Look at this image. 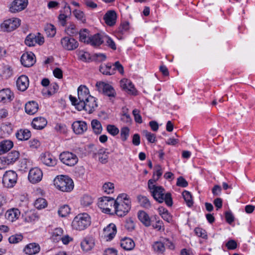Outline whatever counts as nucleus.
Instances as JSON below:
<instances>
[{
	"label": "nucleus",
	"instance_id": "obj_63",
	"mask_svg": "<svg viewBox=\"0 0 255 255\" xmlns=\"http://www.w3.org/2000/svg\"><path fill=\"white\" fill-rule=\"evenodd\" d=\"M176 185L178 186L186 187L188 186V182L183 177L180 176L177 178Z\"/></svg>",
	"mask_w": 255,
	"mask_h": 255
},
{
	"label": "nucleus",
	"instance_id": "obj_30",
	"mask_svg": "<svg viewBox=\"0 0 255 255\" xmlns=\"http://www.w3.org/2000/svg\"><path fill=\"white\" fill-rule=\"evenodd\" d=\"M139 221L146 227L151 225V219L149 215L144 211H139L137 213Z\"/></svg>",
	"mask_w": 255,
	"mask_h": 255
},
{
	"label": "nucleus",
	"instance_id": "obj_23",
	"mask_svg": "<svg viewBox=\"0 0 255 255\" xmlns=\"http://www.w3.org/2000/svg\"><path fill=\"white\" fill-rule=\"evenodd\" d=\"M40 160L47 166H53L56 164V160L49 153L42 154Z\"/></svg>",
	"mask_w": 255,
	"mask_h": 255
},
{
	"label": "nucleus",
	"instance_id": "obj_22",
	"mask_svg": "<svg viewBox=\"0 0 255 255\" xmlns=\"http://www.w3.org/2000/svg\"><path fill=\"white\" fill-rule=\"evenodd\" d=\"M47 124V121L45 118L39 117L33 119L31 126L35 129L41 130L46 127Z\"/></svg>",
	"mask_w": 255,
	"mask_h": 255
},
{
	"label": "nucleus",
	"instance_id": "obj_31",
	"mask_svg": "<svg viewBox=\"0 0 255 255\" xmlns=\"http://www.w3.org/2000/svg\"><path fill=\"white\" fill-rule=\"evenodd\" d=\"M138 204L141 207L145 209H149L151 207V203L149 199L145 196L139 195L137 196Z\"/></svg>",
	"mask_w": 255,
	"mask_h": 255
},
{
	"label": "nucleus",
	"instance_id": "obj_42",
	"mask_svg": "<svg viewBox=\"0 0 255 255\" xmlns=\"http://www.w3.org/2000/svg\"><path fill=\"white\" fill-rule=\"evenodd\" d=\"M45 31L47 36L50 37H53L56 32L54 26L51 24H48L46 26Z\"/></svg>",
	"mask_w": 255,
	"mask_h": 255
},
{
	"label": "nucleus",
	"instance_id": "obj_8",
	"mask_svg": "<svg viewBox=\"0 0 255 255\" xmlns=\"http://www.w3.org/2000/svg\"><path fill=\"white\" fill-rule=\"evenodd\" d=\"M59 159L63 164L69 166L75 165L78 161L77 156L69 151H63L61 153Z\"/></svg>",
	"mask_w": 255,
	"mask_h": 255
},
{
	"label": "nucleus",
	"instance_id": "obj_19",
	"mask_svg": "<svg viewBox=\"0 0 255 255\" xmlns=\"http://www.w3.org/2000/svg\"><path fill=\"white\" fill-rule=\"evenodd\" d=\"M8 165H13L20 157V153L17 150H12L4 156Z\"/></svg>",
	"mask_w": 255,
	"mask_h": 255
},
{
	"label": "nucleus",
	"instance_id": "obj_64",
	"mask_svg": "<svg viewBox=\"0 0 255 255\" xmlns=\"http://www.w3.org/2000/svg\"><path fill=\"white\" fill-rule=\"evenodd\" d=\"M75 17L79 20L82 21H84L86 19L84 17V13L79 10H75L73 11Z\"/></svg>",
	"mask_w": 255,
	"mask_h": 255
},
{
	"label": "nucleus",
	"instance_id": "obj_40",
	"mask_svg": "<svg viewBox=\"0 0 255 255\" xmlns=\"http://www.w3.org/2000/svg\"><path fill=\"white\" fill-rule=\"evenodd\" d=\"M182 196L188 207H191L193 205V201L191 193L187 191H184L182 193Z\"/></svg>",
	"mask_w": 255,
	"mask_h": 255
},
{
	"label": "nucleus",
	"instance_id": "obj_62",
	"mask_svg": "<svg viewBox=\"0 0 255 255\" xmlns=\"http://www.w3.org/2000/svg\"><path fill=\"white\" fill-rule=\"evenodd\" d=\"M139 111L137 109H134L132 111V114L134 116V120L136 123L141 124L142 122V118L139 114Z\"/></svg>",
	"mask_w": 255,
	"mask_h": 255
},
{
	"label": "nucleus",
	"instance_id": "obj_20",
	"mask_svg": "<svg viewBox=\"0 0 255 255\" xmlns=\"http://www.w3.org/2000/svg\"><path fill=\"white\" fill-rule=\"evenodd\" d=\"M13 98V94L9 89H3L0 90V102L3 103L10 102Z\"/></svg>",
	"mask_w": 255,
	"mask_h": 255
},
{
	"label": "nucleus",
	"instance_id": "obj_36",
	"mask_svg": "<svg viewBox=\"0 0 255 255\" xmlns=\"http://www.w3.org/2000/svg\"><path fill=\"white\" fill-rule=\"evenodd\" d=\"M79 33L80 41L85 43L88 44L91 37L89 31L87 29L85 28L80 30Z\"/></svg>",
	"mask_w": 255,
	"mask_h": 255
},
{
	"label": "nucleus",
	"instance_id": "obj_37",
	"mask_svg": "<svg viewBox=\"0 0 255 255\" xmlns=\"http://www.w3.org/2000/svg\"><path fill=\"white\" fill-rule=\"evenodd\" d=\"M39 217L37 213L30 211L25 214V221L28 223H34L38 220Z\"/></svg>",
	"mask_w": 255,
	"mask_h": 255
},
{
	"label": "nucleus",
	"instance_id": "obj_10",
	"mask_svg": "<svg viewBox=\"0 0 255 255\" xmlns=\"http://www.w3.org/2000/svg\"><path fill=\"white\" fill-rule=\"evenodd\" d=\"M17 175L15 171L9 170L6 171L3 175L2 182L7 188H11L16 184Z\"/></svg>",
	"mask_w": 255,
	"mask_h": 255
},
{
	"label": "nucleus",
	"instance_id": "obj_21",
	"mask_svg": "<svg viewBox=\"0 0 255 255\" xmlns=\"http://www.w3.org/2000/svg\"><path fill=\"white\" fill-rule=\"evenodd\" d=\"M20 215V212L18 209L12 208L6 212L5 217L7 220L13 222L19 218Z\"/></svg>",
	"mask_w": 255,
	"mask_h": 255
},
{
	"label": "nucleus",
	"instance_id": "obj_39",
	"mask_svg": "<svg viewBox=\"0 0 255 255\" xmlns=\"http://www.w3.org/2000/svg\"><path fill=\"white\" fill-rule=\"evenodd\" d=\"M47 206L46 200L42 198H39L34 202V206L36 208L40 210L45 208Z\"/></svg>",
	"mask_w": 255,
	"mask_h": 255
},
{
	"label": "nucleus",
	"instance_id": "obj_2",
	"mask_svg": "<svg viewBox=\"0 0 255 255\" xmlns=\"http://www.w3.org/2000/svg\"><path fill=\"white\" fill-rule=\"evenodd\" d=\"M131 202L128 198L126 194L119 195L116 200L114 206V211L119 217L125 216L130 210Z\"/></svg>",
	"mask_w": 255,
	"mask_h": 255
},
{
	"label": "nucleus",
	"instance_id": "obj_44",
	"mask_svg": "<svg viewBox=\"0 0 255 255\" xmlns=\"http://www.w3.org/2000/svg\"><path fill=\"white\" fill-rule=\"evenodd\" d=\"M103 190L107 194L113 193L114 191V184L112 182H106L103 186Z\"/></svg>",
	"mask_w": 255,
	"mask_h": 255
},
{
	"label": "nucleus",
	"instance_id": "obj_28",
	"mask_svg": "<svg viewBox=\"0 0 255 255\" xmlns=\"http://www.w3.org/2000/svg\"><path fill=\"white\" fill-rule=\"evenodd\" d=\"M38 105L35 101H29L26 103L25 105V112L30 115H33L35 114L38 110Z\"/></svg>",
	"mask_w": 255,
	"mask_h": 255
},
{
	"label": "nucleus",
	"instance_id": "obj_58",
	"mask_svg": "<svg viewBox=\"0 0 255 255\" xmlns=\"http://www.w3.org/2000/svg\"><path fill=\"white\" fill-rule=\"evenodd\" d=\"M143 133L149 142L153 143L155 141L156 137L154 134L152 133L147 130H143Z\"/></svg>",
	"mask_w": 255,
	"mask_h": 255
},
{
	"label": "nucleus",
	"instance_id": "obj_32",
	"mask_svg": "<svg viewBox=\"0 0 255 255\" xmlns=\"http://www.w3.org/2000/svg\"><path fill=\"white\" fill-rule=\"evenodd\" d=\"M13 146L12 141L3 140L0 142V154H3L9 150Z\"/></svg>",
	"mask_w": 255,
	"mask_h": 255
},
{
	"label": "nucleus",
	"instance_id": "obj_34",
	"mask_svg": "<svg viewBox=\"0 0 255 255\" xmlns=\"http://www.w3.org/2000/svg\"><path fill=\"white\" fill-rule=\"evenodd\" d=\"M120 84L121 87L123 89L129 91L132 94L134 93L135 89L130 81L127 79H124L121 80Z\"/></svg>",
	"mask_w": 255,
	"mask_h": 255
},
{
	"label": "nucleus",
	"instance_id": "obj_13",
	"mask_svg": "<svg viewBox=\"0 0 255 255\" xmlns=\"http://www.w3.org/2000/svg\"><path fill=\"white\" fill-rule=\"evenodd\" d=\"M43 173L40 169L35 167L31 169L28 174V180L33 183H36L40 181L42 178Z\"/></svg>",
	"mask_w": 255,
	"mask_h": 255
},
{
	"label": "nucleus",
	"instance_id": "obj_26",
	"mask_svg": "<svg viewBox=\"0 0 255 255\" xmlns=\"http://www.w3.org/2000/svg\"><path fill=\"white\" fill-rule=\"evenodd\" d=\"M40 249V246L38 244L30 243L25 246L23 249V252L26 255H33L39 253Z\"/></svg>",
	"mask_w": 255,
	"mask_h": 255
},
{
	"label": "nucleus",
	"instance_id": "obj_57",
	"mask_svg": "<svg viewBox=\"0 0 255 255\" xmlns=\"http://www.w3.org/2000/svg\"><path fill=\"white\" fill-rule=\"evenodd\" d=\"M195 234L199 237L203 239L207 238V235L206 231L200 228H196L194 230Z\"/></svg>",
	"mask_w": 255,
	"mask_h": 255
},
{
	"label": "nucleus",
	"instance_id": "obj_18",
	"mask_svg": "<svg viewBox=\"0 0 255 255\" xmlns=\"http://www.w3.org/2000/svg\"><path fill=\"white\" fill-rule=\"evenodd\" d=\"M72 128L76 134H81L87 130L88 127L85 122L77 121L72 124Z\"/></svg>",
	"mask_w": 255,
	"mask_h": 255
},
{
	"label": "nucleus",
	"instance_id": "obj_55",
	"mask_svg": "<svg viewBox=\"0 0 255 255\" xmlns=\"http://www.w3.org/2000/svg\"><path fill=\"white\" fill-rule=\"evenodd\" d=\"M129 28V23L128 21H125L122 22L119 27V32L121 33H124L127 31Z\"/></svg>",
	"mask_w": 255,
	"mask_h": 255
},
{
	"label": "nucleus",
	"instance_id": "obj_48",
	"mask_svg": "<svg viewBox=\"0 0 255 255\" xmlns=\"http://www.w3.org/2000/svg\"><path fill=\"white\" fill-rule=\"evenodd\" d=\"M129 134V129L127 127H123L121 129V137L123 141H125L128 138Z\"/></svg>",
	"mask_w": 255,
	"mask_h": 255
},
{
	"label": "nucleus",
	"instance_id": "obj_38",
	"mask_svg": "<svg viewBox=\"0 0 255 255\" xmlns=\"http://www.w3.org/2000/svg\"><path fill=\"white\" fill-rule=\"evenodd\" d=\"M91 126L94 132L100 134L102 131V127L101 123L97 120H93L91 122Z\"/></svg>",
	"mask_w": 255,
	"mask_h": 255
},
{
	"label": "nucleus",
	"instance_id": "obj_46",
	"mask_svg": "<svg viewBox=\"0 0 255 255\" xmlns=\"http://www.w3.org/2000/svg\"><path fill=\"white\" fill-rule=\"evenodd\" d=\"M23 236L21 234H15L11 236L8 238V241L10 244H16L21 241Z\"/></svg>",
	"mask_w": 255,
	"mask_h": 255
},
{
	"label": "nucleus",
	"instance_id": "obj_6",
	"mask_svg": "<svg viewBox=\"0 0 255 255\" xmlns=\"http://www.w3.org/2000/svg\"><path fill=\"white\" fill-rule=\"evenodd\" d=\"M75 107L78 111L85 110L88 114H92L98 108V103L96 98L92 96L81 104H75Z\"/></svg>",
	"mask_w": 255,
	"mask_h": 255
},
{
	"label": "nucleus",
	"instance_id": "obj_41",
	"mask_svg": "<svg viewBox=\"0 0 255 255\" xmlns=\"http://www.w3.org/2000/svg\"><path fill=\"white\" fill-rule=\"evenodd\" d=\"M70 213V208L67 205L61 206L58 210V214L62 217H66Z\"/></svg>",
	"mask_w": 255,
	"mask_h": 255
},
{
	"label": "nucleus",
	"instance_id": "obj_4",
	"mask_svg": "<svg viewBox=\"0 0 255 255\" xmlns=\"http://www.w3.org/2000/svg\"><path fill=\"white\" fill-rule=\"evenodd\" d=\"M54 185L57 189L63 192H70L74 188L73 180L66 175L57 176L54 180Z\"/></svg>",
	"mask_w": 255,
	"mask_h": 255
},
{
	"label": "nucleus",
	"instance_id": "obj_9",
	"mask_svg": "<svg viewBox=\"0 0 255 255\" xmlns=\"http://www.w3.org/2000/svg\"><path fill=\"white\" fill-rule=\"evenodd\" d=\"M96 86L99 92H102L105 95L108 96L110 99L115 98L116 92L114 88L109 84L104 82H97Z\"/></svg>",
	"mask_w": 255,
	"mask_h": 255
},
{
	"label": "nucleus",
	"instance_id": "obj_45",
	"mask_svg": "<svg viewBox=\"0 0 255 255\" xmlns=\"http://www.w3.org/2000/svg\"><path fill=\"white\" fill-rule=\"evenodd\" d=\"M25 43L28 46H33L36 43L35 40V35L34 34H29L25 40Z\"/></svg>",
	"mask_w": 255,
	"mask_h": 255
},
{
	"label": "nucleus",
	"instance_id": "obj_51",
	"mask_svg": "<svg viewBox=\"0 0 255 255\" xmlns=\"http://www.w3.org/2000/svg\"><path fill=\"white\" fill-rule=\"evenodd\" d=\"M106 41L107 45L114 50H116L117 47L114 40L108 36H104V41Z\"/></svg>",
	"mask_w": 255,
	"mask_h": 255
},
{
	"label": "nucleus",
	"instance_id": "obj_50",
	"mask_svg": "<svg viewBox=\"0 0 255 255\" xmlns=\"http://www.w3.org/2000/svg\"><path fill=\"white\" fill-rule=\"evenodd\" d=\"M108 132L113 136L117 135L119 132V128L113 125H108L107 126Z\"/></svg>",
	"mask_w": 255,
	"mask_h": 255
},
{
	"label": "nucleus",
	"instance_id": "obj_11",
	"mask_svg": "<svg viewBox=\"0 0 255 255\" xmlns=\"http://www.w3.org/2000/svg\"><path fill=\"white\" fill-rule=\"evenodd\" d=\"M20 24V20L18 18L6 19L1 24V28L4 31L10 32L17 28Z\"/></svg>",
	"mask_w": 255,
	"mask_h": 255
},
{
	"label": "nucleus",
	"instance_id": "obj_15",
	"mask_svg": "<svg viewBox=\"0 0 255 255\" xmlns=\"http://www.w3.org/2000/svg\"><path fill=\"white\" fill-rule=\"evenodd\" d=\"M28 4V0H14L11 4L9 10L15 13L25 9Z\"/></svg>",
	"mask_w": 255,
	"mask_h": 255
},
{
	"label": "nucleus",
	"instance_id": "obj_33",
	"mask_svg": "<svg viewBox=\"0 0 255 255\" xmlns=\"http://www.w3.org/2000/svg\"><path fill=\"white\" fill-rule=\"evenodd\" d=\"M15 135L19 140H26L30 137L31 132L27 129H21L17 131Z\"/></svg>",
	"mask_w": 255,
	"mask_h": 255
},
{
	"label": "nucleus",
	"instance_id": "obj_14",
	"mask_svg": "<svg viewBox=\"0 0 255 255\" xmlns=\"http://www.w3.org/2000/svg\"><path fill=\"white\" fill-rule=\"evenodd\" d=\"M21 63L24 66L29 67L34 65L36 60L34 54L32 52L25 53L21 57Z\"/></svg>",
	"mask_w": 255,
	"mask_h": 255
},
{
	"label": "nucleus",
	"instance_id": "obj_16",
	"mask_svg": "<svg viewBox=\"0 0 255 255\" xmlns=\"http://www.w3.org/2000/svg\"><path fill=\"white\" fill-rule=\"evenodd\" d=\"M103 19L106 24L109 26H113L116 23L117 14L114 10H110L105 14Z\"/></svg>",
	"mask_w": 255,
	"mask_h": 255
},
{
	"label": "nucleus",
	"instance_id": "obj_12",
	"mask_svg": "<svg viewBox=\"0 0 255 255\" xmlns=\"http://www.w3.org/2000/svg\"><path fill=\"white\" fill-rule=\"evenodd\" d=\"M61 44L63 48L67 50H73L79 46L78 42L74 38L66 36L61 39Z\"/></svg>",
	"mask_w": 255,
	"mask_h": 255
},
{
	"label": "nucleus",
	"instance_id": "obj_35",
	"mask_svg": "<svg viewBox=\"0 0 255 255\" xmlns=\"http://www.w3.org/2000/svg\"><path fill=\"white\" fill-rule=\"evenodd\" d=\"M100 71L104 75H112L115 74V70L110 63L101 65L100 67Z\"/></svg>",
	"mask_w": 255,
	"mask_h": 255
},
{
	"label": "nucleus",
	"instance_id": "obj_54",
	"mask_svg": "<svg viewBox=\"0 0 255 255\" xmlns=\"http://www.w3.org/2000/svg\"><path fill=\"white\" fill-rule=\"evenodd\" d=\"M66 31L68 34L74 35L78 33V29L76 28L74 24L71 23L66 29Z\"/></svg>",
	"mask_w": 255,
	"mask_h": 255
},
{
	"label": "nucleus",
	"instance_id": "obj_3",
	"mask_svg": "<svg viewBox=\"0 0 255 255\" xmlns=\"http://www.w3.org/2000/svg\"><path fill=\"white\" fill-rule=\"evenodd\" d=\"M91 224V218L87 213H80L76 216L72 221L71 226L73 229L83 231Z\"/></svg>",
	"mask_w": 255,
	"mask_h": 255
},
{
	"label": "nucleus",
	"instance_id": "obj_24",
	"mask_svg": "<svg viewBox=\"0 0 255 255\" xmlns=\"http://www.w3.org/2000/svg\"><path fill=\"white\" fill-rule=\"evenodd\" d=\"M16 85L18 90L21 91H25L29 85L28 77L25 75H21L16 81Z\"/></svg>",
	"mask_w": 255,
	"mask_h": 255
},
{
	"label": "nucleus",
	"instance_id": "obj_29",
	"mask_svg": "<svg viewBox=\"0 0 255 255\" xmlns=\"http://www.w3.org/2000/svg\"><path fill=\"white\" fill-rule=\"evenodd\" d=\"M120 245L123 249L127 251L132 250L135 247L134 241L129 238H125L121 240Z\"/></svg>",
	"mask_w": 255,
	"mask_h": 255
},
{
	"label": "nucleus",
	"instance_id": "obj_5",
	"mask_svg": "<svg viewBox=\"0 0 255 255\" xmlns=\"http://www.w3.org/2000/svg\"><path fill=\"white\" fill-rule=\"evenodd\" d=\"M91 97L92 96L90 94L88 88L86 86L81 85L78 88V99L71 95L69 96V99L72 104L75 106V104H81Z\"/></svg>",
	"mask_w": 255,
	"mask_h": 255
},
{
	"label": "nucleus",
	"instance_id": "obj_25",
	"mask_svg": "<svg viewBox=\"0 0 255 255\" xmlns=\"http://www.w3.org/2000/svg\"><path fill=\"white\" fill-rule=\"evenodd\" d=\"M95 246V242L92 238H85L81 243V249L84 252L91 251Z\"/></svg>",
	"mask_w": 255,
	"mask_h": 255
},
{
	"label": "nucleus",
	"instance_id": "obj_53",
	"mask_svg": "<svg viewBox=\"0 0 255 255\" xmlns=\"http://www.w3.org/2000/svg\"><path fill=\"white\" fill-rule=\"evenodd\" d=\"M162 174V169L160 165H157L155 166V171L153 173V178L152 180H155V182L159 179Z\"/></svg>",
	"mask_w": 255,
	"mask_h": 255
},
{
	"label": "nucleus",
	"instance_id": "obj_17",
	"mask_svg": "<svg viewBox=\"0 0 255 255\" xmlns=\"http://www.w3.org/2000/svg\"><path fill=\"white\" fill-rule=\"evenodd\" d=\"M117 233L116 226L113 223L110 224L103 230V234L107 241L112 240Z\"/></svg>",
	"mask_w": 255,
	"mask_h": 255
},
{
	"label": "nucleus",
	"instance_id": "obj_56",
	"mask_svg": "<svg viewBox=\"0 0 255 255\" xmlns=\"http://www.w3.org/2000/svg\"><path fill=\"white\" fill-rule=\"evenodd\" d=\"M81 204L84 206H88L93 203V199L90 196L84 195L81 200Z\"/></svg>",
	"mask_w": 255,
	"mask_h": 255
},
{
	"label": "nucleus",
	"instance_id": "obj_1",
	"mask_svg": "<svg viewBox=\"0 0 255 255\" xmlns=\"http://www.w3.org/2000/svg\"><path fill=\"white\" fill-rule=\"evenodd\" d=\"M148 188L153 199L158 202L162 203L165 202L167 206L171 207L173 201L171 194L170 192L165 193L164 188L155 184V180L149 179L148 181Z\"/></svg>",
	"mask_w": 255,
	"mask_h": 255
},
{
	"label": "nucleus",
	"instance_id": "obj_59",
	"mask_svg": "<svg viewBox=\"0 0 255 255\" xmlns=\"http://www.w3.org/2000/svg\"><path fill=\"white\" fill-rule=\"evenodd\" d=\"M12 74V70L9 66H5L2 71V77L5 79L9 78Z\"/></svg>",
	"mask_w": 255,
	"mask_h": 255
},
{
	"label": "nucleus",
	"instance_id": "obj_60",
	"mask_svg": "<svg viewBox=\"0 0 255 255\" xmlns=\"http://www.w3.org/2000/svg\"><path fill=\"white\" fill-rule=\"evenodd\" d=\"M99 160L102 163H106L108 162V155L105 153L102 152L101 150L98 153Z\"/></svg>",
	"mask_w": 255,
	"mask_h": 255
},
{
	"label": "nucleus",
	"instance_id": "obj_47",
	"mask_svg": "<svg viewBox=\"0 0 255 255\" xmlns=\"http://www.w3.org/2000/svg\"><path fill=\"white\" fill-rule=\"evenodd\" d=\"M58 89V85L56 84H51L50 86V88L48 90H46V92H44V90L43 91V94H47L48 96H51L55 94Z\"/></svg>",
	"mask_w": 255,
	"mask_h": 255
},
{
	"label": "nucleus",
	"instance_id": "obj_49",
	"mask_svg": "<svg viewBox=\"0 0 255 255\" xmlns=\"http://www.w3.org/2000/svg\"><path fill=\"white\" fill-rule=\"evenodd\" d=\"M125 228L128 231H132L135 228V223L131 218H128L126 221Z\"/></svg>",
	"mask_w": 255,
	"mask_h": 255
},
{
	"label": "nucleus",
	"instance_id": "obj_7",
	"mask_svg": "<svg viewBox=\"0 0 255 255\" xmlns=\"http://www.w3.org/2000/svg\"><path fill=\"white\" fill-rule=\"evenodd\" d=\"M115 200L111 197L104 196L99 199L98 207L104 213L112 214V209H114Z\"/></svg>",
	"mask_w": 255,
	"mask_h": 255
},
{
	"label": "nucleus",
	"instance_id": "obj_52",
	"mask_svg": "<svg viewBox=\"0 0 255 255\" xmlns=\"http://www.w3.org/2000/svg\"><path fill=\"white\" fill-rule=\"evenodd\" d=\"M63 233V231L61 228H56L53 232L52 238L54 241H58L61 238Z\"/></svg>",
	"mask_w": 255,
	"mask_h": 255
},
{
	"label": "nucleus",
	"instance_id": "obj_61",
	"mask_svg": "<svg viewBox=\"0 0 255 255\" xmlns=\"http://www.w3.org/2000/svg\"><path fill=\"white\" fill-rule=\"evenodd\" d=\"M113 69L115 70V72L117 70L121 74L124 75V69L122 65L119 61L116 62L113 65Z\"/></svg>",
	"mask_w": 255,
	"mask_h": 255
},
{
	"label": "nucleus",
	"instance_id": "obj_27",
	"mask_svg": "<svg viewBox=\"0 0 255 255\" xmlns=\"http://www.w3.org/2000/svg\"><path fill=\"white\" fill-rule=\"evenodd\" d=\"M104 41V36H102L99 33H96L91 36L88 44L94 47H98L100 46Z\"/></svg>",
	"mask_w": 255,
	"mask_h": 255
},
{
	"label": "nucleus",
	"instance_id": "obj_43",
	"mask_svg": "<svg viewBox=\"0 0 255 255\" xmlns=\"http://www.w3.org/2000/svg\"><path fill=\"white\" fill-rule=\"evenodd\" d=\"M154 250L158 253H163L165 251L164 242H156L153 245Z\"/></svg>",
	"mask_w": 255,
	"mask_h": 255
}]
</instances>
